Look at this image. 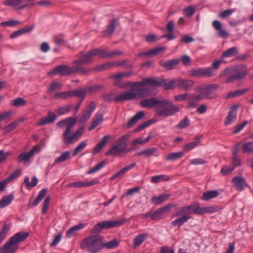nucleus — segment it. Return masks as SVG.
I'll return each instance as SVG.
<instances>
[{
	"label": "nucleus",
	"instance_id": "obj_42",
	"mask_svg": "<svg viewBox=\"0 0 253 253\" xmlns=\"http://www.w3.org/2000/svg\"><path fill=\"white\" fill-rule=\"evenodd\" d=\"M166 49V47L160 46L152 49V50L145 52L144 54L147 55L148 57H153L157 55L161 51H164Z\"/></svg>",
	"mask_w": 253,
	"mask_h": 253
},
{
	"label": "nucleus",
	"instance_id": "obj_27",
	"mask_svg": "<svg viewBox=\"0 0 253 253\" xmlns=\"http://www.w3.org/2000/svg\"><path fill=\"white\" fill-rule=\"evenodd\" d=\"M219 195V192L216 190H211L203 193L202 199L205 201H208L211 199L217 197Z\"/></svg>",
	"mask_w": 253,
	"mask_h": 253
},
{
	"label": "nucleus",
	"instance_id": "obj_26",
	"mask_svg": "<svg viewBox=\"0 0 253 253\" xmlns=\"http://www.w3.org/2000/svg\"><path fill=\"white\" fill-rule=\"evenodd\" d=\"M227 77L225 82L227 83H232L237 80L236 76L234 75H231V71L228 68H226L221 74L220 77Z\"/></svg>",
	"mask_w": 253,
	"mask_h": 253
},
{
	"label": "nucleus",
	"instance_id": "obj_62",
	"mask_svg": "<svg viewBox=\"0 0 253 253\" xmlns=\"http://www.w3.org/2000/svg\"><path fill=\"white\" fill-rule=\"evenodd\" d=\"M50 200V198L49 196H47L44 199L43 203V206L42 211V214H45L46 213L49 204Z\"/></svg>",
	"mask_w": 253,
	"mask_h": 253
},
{
	"label": "nucleus",
	"instance_id": "obj_28",
	"mask_svg": "<svg viewBox=\"0 0 253 253\" xmlns=\"http://www.w3.org/2000/svg\"><path fill=\"white\" fill-rule=\"evenodd\" d=\"M179 62V59L171 60L166 62L163 61H161L160 62V64L165 68L170 70L172 69L174 66L177 65Z\"/></svg>",
	"mask_w": 253,
	"mask_h": 253
},
{
	"label": "nucleus",
	"instance_id": "obj_57",
	"mask_svg": "<svg viewBox=\"0 0 253 253\" xmlns=\"http://www.w3.org/2000/svg\"><path fill=\"white\" fill-rule=\"evenodd\" d=\"M190 125V121L187 117H185V118L181 120L178 124L177 127L180 129H183Z\"/></svg>",
	"mask_w": 253,
	"mask_h": 253
},
{
	"label": "nucleus",
	"instance_id": "obj_38",
	"mask_svg": "<svg viewBox=\"0 0 253 253\" xmlns=\"http://www.w3.org/2000/svg\"><path fill=\"white\" fill-rule=\"evenodd\" d=\"M47 193V189L45 188H43L42 189L38 194L37 197L33 201L32 205L33 206L35 207L37 206L40 202L43 199V198L45 197L46 194Z\"/></svg>",
	"mask_w": 253,
	"mask_h": 253
},
{
	"label": "nucleus",
	"instance_id": "obj_32",
	"mask_svg": "<svg viewBox=\"0 0 253 253\" xmlns=\"http://www.w3.org/2000/svg\"><path fill=\"white\" fill-rule=\"evenodd\" d=\"M24 120V118H20L10 123L4 128V132L8 133L11 130H13L16 126L19 125L20 123L23 122Z\"/></svg>",
	"mask_w": 253,
	"mask_h": 253
},
{
	"label": "nucleus",
	"instance_id": "obj_35",
	"mask_svg": "<svg viewBox=\"0 0 253 253\" xmlns=\"http://www.w3.org/2000/svg\"><path fill=\"white\" fill-rule=\"evenodd\" d=\"M249 90L248 88H245L240 90H236L234 91L230 92L228 93L226 96L225 98L226 99L234 98L237 97L238 96L241 95L242 94H245Z\"/></svg>",
	"mask_w": 253,
	"mask_h": 253
},
{
	"label": "nucleus",
	"instance_id": "obj_31",
	"mask_svg": "<svg viewBox=\"0 0 253 253\" xmlns=\"http://www.w3.org/2000/svg\"><path fill=\"white\" fill-rule=\"evenodd\" d=\"M14 197L12 194L3 197L0 200V209L4 208L8 206L13 200Z\"/></svg>",
	"mask_w": 253,
	"mask_h": 253
},
{
	"label": "nucleus",
	"instance_id": "obj_29",
	"mask_svg": "<svg viewBox=\"0 0 253 253\" xmlns=\"http://www.w3.org/2000/svg\"><path fill=\"white\" fill-rule=\"evenodd\" d=\"M238 49L237 47L234 46L224 51L222 55V58L231 57L238 54Z\"/></svg>",
	"mask_w": 253,
	"mask_h": 253
},
{
	"label": "nucleus",
	"instance_id": "obj_46",
	"mask_svg": "<svg viewBox=\"0 0 253 253\" xmlns=\"http://www.w3.org/2000/svg\"><path fill=\"white\" fill-rule=\"evenodd\" d=\"M183 155L182 152L171 153L168 155L166 159L168 161H173L181 158Z\"/></svg>",
	"mask_w": 253,
	"mask_h": 253
},
{
	"label": "nucleus",
	"instance_id": "obj_10",
	"mask_svg": "<svg viewBox=\"0 0 253 253\" xmlns=\"http://www.w3.org/2000/svg\"><path fill=\"white\" fill-rule=\"evenodd\" d=\"M130 134H125L120 137L114 145L106 153L107 156H119L125 151L127 146V141L130 138Z\"/></svg>",
	"mask_w": 253,
	"mask_h": 253
},
{
	"label": "nucleus",
	"instance_id": "obj_33",
	"mask_svg": "<svg viewBox=\"0 0 253 253\" xmlns=\"http://www.w3.org/2000/svg\"><path fill=\"white\" fill-rule=\"evenodd\" d=\"M103 120V118L102 115L100 114H97L91 125L89 127V130H91L94 129L102 122Z\"/></svg>",
	"mask_w": 253,
	"mask_h": 253
},
{
	"label": "nucleus",
	"instance_id": "obj_11",
	"mask_svg": "<svg viewBox=\"0 0 253 253\" xmlns=\"http://www.w3.org/2000/svg\"><path fill=\"white\" fill-rule=\"evenodd\" d=\"M128 221L126 218H121L119 220H107L97 223L92 229L93 233L97 232L103 229L112 228L115 227L120 226Z\"/></svg>",
	"mask_w": 253,
	"mask_h": 253
},
{
	"label": "nucleus",
	"instance_id": "obj_14",
	"mask_svg": "<svg viewBox=\"0 0 253 253\" xmlns=\"http://www.w3.org/2000/svg\"><path fill=\"white\" fill-rule=\"evenodd\" d=\"M172 207L171 205H169L164 207L158 209L154 211H151L146 213L144 217H150L152 219L158 220L161 218L163 214L166 212H168L169 210Z\"/></svg>",
	"mask_w": 253,
	"mask_h": 253
},
{
	"label": "nucleus",
	"instance_id": "obj_50",
	"mask_svg": "<svg viewBox=\"0 0 253 253\" xmlns=\"http://www.w3.org/2000/svg\"><path fill=\"white\" fill-rule=\"evenodd\" d=\"M106 164V162L105 161H102L100 162V163L96 165L94 168H91L89 170L87 173L88 174H92L94 172H96L99 170H100L101 169H102Z\"/></svg>",
	"mask_w": 253,
	"mask_h": 253
},
{
	"label": "nucleus",
	"instance_id": "obj_53",
	"mask_svg": "<svg viewBox=\"0 0 253 253\" xmlns=\"http://www.w3.org/2000/svg\"><path fill=\"white\" fill-rule=\"evenodd\" d=\"M190 93H184L181 94H179L177 95H175L174 96V99L177 101H182L185 100H189L190 101Z\"/></svg>",
	"mask_w": 253,
	"mask_h": 253
},
{
	"label": "nucleus",
	"instance_id": "obj_64",
	"mask_svg": "<svg viewBox=\"0 0 253 253\" xmlns=\"http://www.w3.org/2000/svg\"><path fill=\"white\" fill-rule=\"evenodd\" d=\"M195 10V8L193 6H189L184 9L183 13L186 16H191L194 14Z\"/></svg>",
	"mask_w": 253,
	"mask_h": 253
},
{
	"label": "nucleus",
	"instance_id": "obj_61",
	"mask_svg": "<svg viewBox=\"0 0 253 253\" xmlns=\"http://www.w3.org/2000/svg\"><path fill=\"white\" fill-rule=\"evenodd\" d=\"M20 23V21L18 20H12L8 21L2 22L0 23V25L3 26L14 27Z\"/></svg>",
	"mask_w": 253,
	"mask_h": 253
},
{
	"label": "nucleus",
	"instance_id": "obj_45",
	"mask_svg": "<svg viewBox=\"0 0 253 253\" xmlns=\"http://www.w3.org/2000/svg\"><path fill=\"white\" fill-rule=\"evenodd\" d=\"M129 90H130V89L128 91H127L126 92L123 93H122V94L117 96L116 97H115L114 98L113 97V94H108L105 95L103 96V98H104V99L105 101H115V102H121V101H126V100H130V99H126V100H118V97L120 96H121V95L124 94L128 92Z\"/></svg>",
	"mask_w": 253,
	"mask_h": 253
},
{
	"label": "nucleus",
	"instance_id": "obj_5",
	"mask_svg": "<svg viewBox=\"0 0 253 253\" xmlns=\"http://www.w3.org/2000/svg\"><path fill=\"white\" fill-rule=\"evenodd\" d=\"M29 234L28 232H18L0 248V253H15L18 250L19 244L24 241Z\"/></svg>",
	"mask_w": 253,
	"mask_h": 253
},
{
	"label": "nucleus",
	"instance_id": "obj_48",
	"mask_svg": "<svg viewBox=\"0 0 253 253\" xmlns=\"http://www.w3.org/2000/svg\"><path fill=\"white\" fill-rule=\"evenodd\" d=\"M86 141H83L81 142L79 144V145L75 148L73 153V156H77L78 153L82 151L86 147Z\"/></svg>",
	"mask_w": 253,
	"mask_h": 253
},
{
	"label": "nucleus",
	"instance_id": "obj_55",
	"mask_svg": "<svg viewBox=\"0 0 253 253\" xmlns=\"http://www.w3.org/2000/svg\"><path fill=\"white\" fill-rule=\"evenodd\" d=\"M235 11H236V9L235 8L228 9L222 11L219 14V16L222 18H225L231 15Z\"/></svg>",
	"mask_w": 253,
	"mask_h": 253
},
{
	"label": "nucleus",
	"instance_id": "obj_58",
	"mask_svg": "<svg viewBox=\"0 0 253 253\" xmlns=\"http://www.w3.org/2000/svg\"><path fill=\"white\" fill-rule=\"evenodd\" d=\"M199 143L200 141L191 142L185 145L183 149L185 151H189L197 146Z\"/></svg>",
	"mask_w": 253,
	"mask_h": 253
},
{
	"label": "nucleus",
	"instance_id": "obj_36",
	"mask_svg": "<svg viewBox=\"0 0 253 253\" xmlns=\"http://www.w3.org/2000/svg\"><path fill=\"white\" fill-rule=\"evenodd\" d=\"M118 24V21L116 19H113L110 22V24L107 27L105 31V33L108 36H111L114 32L115 27Z\"/></svg>",
	"mask_w": 253,
	"mask_h": 253
},
{
	"label": "nucleus",
	"instance_id": "obj_43",
	"mask_svg": "<svg viewBox=\"0 0 253 253\" xmlns=\"http://www.w3.org/2000/svg\"><path fill=\"white\" fill-rule=\"evenodd\" d=\"M72 97L71 91H64L61 92H56L54 98L55 99H66Z\"/></svg>",
	"mask_w": 253,
	"mask_h": 253
},
{
	"label": "nucleus",
	"instance_id": "obj_19",
	"mask_svg": "<svg viewBox=\"0 0 253 253\" xmlns=\"http://www.w3.org/2000/svg\"><path fill=\"white\" fill-rule=\"evenodd\" d=\"M23 0H5L3 4L5 5L10 6L14 7L17 9H23L26 8L27 4H25L21 5Z\"/></svg>",
	"mask_w": 253,
	"mask_h": 253
},
{
	"label": "nucleus",
	"instance_id": "obj_41",
	"mask_svg": "<svg viewBox=\"0 0 253 253\" xmlns=\"http://www.w3.org/2000/svg\"><path fill=\"white\" fill-rule=\"evenodd\" d=\"M169 179V177L167 175L160 174L151 177V181L153 183H159L161 181H168Z\"/></svg>",
	"mask_w": 253,
	"mask_h": 253
},
{
	"label": "nucleus",
	"instance_id": "obj_8",
	"mask_svg": "<svg viewBox=\"0 0 253 253\" xmlns=\"http://www.w3.org/2000/svg\"><path fill=\"white\" fill-rule=\"evenodd\" d=\"M81 246L90 253H96L103 247L102 238L99 235L90 236L84 240Z\"/></svg>",
	"mask_w": 253,
	"mask_h": 253
},
{
	"label": "nucleus",
	"instance_id": "obj_6",
	"mask_svg": "<svg viewBox=\"0 0 253 253\" xmlns=\"http://www.w3.org/2000/svg\"><path fill=\"white\" fill-rule=\"evenodd\" d=\"M222 62V60H215L210 67L192 69L188 71V76L196 78L212 77L215 75L216 70L219 68Z\"/></svg>",
	"mask_w": 253,
	"mask_h": 253
},
{
	"label": "nucleus",
	"instance_id": "obj_30",
	"mask_svg": "<svg viewBox=\"0 0 253 253\" xmlns=\"http://www.w3.org/2000/svg\"><path fill=\"white\" fill-rule=\"evenodd\" d=\"M145 116V113L143 111H139L132 117L128 121L127 123L128 126H131L134 125L138 120L142 119Z\"/></svg>",
	"mask_w": 253,
	"mask_h": 253
},
{
	"label": "nucleus",
	"instance_id": "obj_13",
	"mask_svg": "<svg viewBox=\"0 0 253 253\" xmlns=\"http://www.w3.org/2000/svg\"><path fill=\"white\" fill-rule=\"evenodd\" d=\"M41 151V147L39 145H35L32 149L28 153L23 152L18 157V161L21 162H27L36 154Z\"/></svg>",
	"mask_w": 253,
	"mask_h": 253
},
{
	"label": "nucleus",
	"instance_id": "obj_12",
	"mask_svg": "<svg viewBox=\"0 0 253 253\" xmlns=\"http://www.w3.org/2000/svg\"><path fill=\"white\" fill-rule=\"evenodd\" d=\"M218 88L219 85L217 84L203 85L198 86L196 89V91L197 92H202L203 94H204L206 98L212 99L213 96L211 95V92L216 90Z\"/></svg>",
	"mask_w": 253,
	"mask_h": 253
},
{
	"label": "nucleus",
	"instance_id": "obj_40",
	"mask_svg": "<svg viewBox=\"0 0 253 253\" xmlns=\"http://www.w3.org/2000/svg\"><path fill=\"white\" fill-rule=\"evenodd\" d=\"M84 227V225L80 224L71 227L67 231L66 236L68 238L72 237L74 235L76 231H79L80 229L83 228Z\"/></svg>",
	"mask_w": 253,
	"mask_h": 253
},
{
	"label": "nucleus",
	"instance_id": "obj_34",
	"mask_svg": "<svg viewBox=\"0 0 253 253\" xmlns=\"http://www.w3.org/2000/svg\"><path fill=\"white\" fill-rule=\"evenodd\" d=\"M170 196V194H164L159 197H153L151 201L155 205H159L166 201Z\"/></svg>",
	"mask_w": 253,
	"mask_h": 253
},
{
	"label": "nucleus",
	"instance_id": "obj_16",
	"mask_svg": "<svg viewBox=\"0 0 253 253\" xmlns=\"http://www.w3.org/2000/svg\"><path fill=\"white\" fill-rule=\"evenodd\" d=\"M98 88L99 86H91L86 89L80 88L74 91H71L72 96H74L80 97H82V99H83L84 100L87 91H89L90 93H92L95 90L98 89Z\"/></svg>",
	"mask_w": 253,
	"mask_h": 253
},
{
	"label": "nucleus",
	"instance_id": "obj_25",
	"mask_svg": "<svg viewBox=\"0 0 253 253\" xmlns=\"http://www.w3.org/2000/svg\"><path fill=\"white\" fill-rule=\"evenodd\" d=\"M136 166L135 163H132L129 165L126 166L125 168L122 169L121 170L116 172L113 175L110 177V180H114L118 177L122 176L125 174L126 172L130 170Z\"/></svg>",
	"mask_w": 253,
	"mask_h": 253
},
{
	"label": "nucleus",
	"instance_id": "obj_7",
	"mask_svg": "<svg viewBox=\"0 0 253 253\" xmlns=\"http://www.w3.org/2000/svg\"><path fill=\"white\" fill-rule=\"evenodd\" d=\"M179 109L169 100H159L156 108V114L159 117H168L178 112Z\"/></svg>",
	"mask_w": 253,
	"mask_h": 253
},
{
	"label": "nucleus",
	"instance_id": "obj_21",
	"mask_svg": "<svg viewBox=\"0 0 253 253\" xmlns=\"http://www.w3.org/2000/svg\"><path fill=\"white\" fill-rule=\"evenodd\" d=\"M159 100L156 98L151 97L143 100L140 102V105L143 108H150L153 106H157Z\"/></svg>",
	"mask_w": 253,
	"mask_h": 253
},
{
	"label": "nucleus",
	"instance_id": "obj_60",
	"mask_svg": "<svg viewBox=\"0 0 253 253\" xmlns=\"http://www.w3.org/2000/svg\"><path fill=\"white\" fill-rule=\"evenodd\" d=\"M119 242L116 240H112L108 243H103V247L107 249H112L118 246Z\"/></svg>",
	"mask_w": 253,
	"mask_h": 253
},
{
	"label": "nucleus",
	"instance_id": "obj_52",
	"mask_svg": "<svg viewBox=\"0 0 253 253\" xmlns=\"http://www.w3.org/2000/svg\"><path fill=\"white\" fill-rule=\"evenodd\" d=\"M54 42L58 45H64L66 42L62 35H56L53 37Z\"/></svg>",
	"mask_w": 253,
	"mask_h": 253
},
{
	"label": "nucleus",
	"instance_id": "obj_4",
	"mask_svg": "<svg viewBox=\"0 0 253 253\" xmlns=\"http://www.w3.org/2000/svg\"><path fill=\"white\" fill-rule=\"evenodd\" d=\"M106 50H102V48H96L86 53H80L78 55V59L74 61L75 64L78 66L80 73L83 75L87 74L88 70L82 66V65H87L92 62L96 56L103 58L106 55Z\"/></svg>",
	"mask_w": 253,
	"mask_h": 253
},
{
	"label": "nucleus",
	"instance_id": "obj_59",
	"mask_svg": "<svg viewBox=\"0 0 253 253\" xmlns=\"http://www.w3.org/2000/svg\"><path fill=\"white\" fill-rule=\"evenodd\" d=\"M8 230L9 227L8 225L4 224L0 232V243H1L2 241L3 240V239L5 238L6 233L7 232Z\"/></svg>",
	"mask_w": 253,
	"mask_h": 253
},
{
	"label": "nucleus",
	"instance_id": "obj_9",
	"mask_svg": "<svg viewBox=\"0 0 253 253\" xmlns=\"http://www.w3.org/2000/svg\"><path fill=\"white\" fill-rule=\"evenodd\" d=\"M77 73H80V70L78 66L75 64L74 61L72 63V66L62 64L55 67L49 72L48 75L52 76L58 74L61 76H69L76 74Z\"/></svg>",
	"mask_w": 253,
	"mask_h": 253
},
{
	"label": "nucleus",
	"instance_id": "obj_49",
	"mask_svg": "<svg viewBox=\"0 0 253 253\" xmlns=\"http://www.w3.org/2000/svg\"><path fill=\"white\" fill-rule=\"evenodd\" d=\"M144 140L142 139V137H138L135 139H134L131 143V145L132 147V149H135L137 148V144H145ZM131 149H128L126 151V153L129 152Z\"/></svg>",
	"mask_w": 253,
	"mask_h": 253
},
{
	"label": "nucleus",
	"instance_id": "obj_24",
	"mask_svg": "<svg viewBox=\"0 0 253 253\" xmlns=\"http://www.w3.org/2000/svg\"><path fill=\"white\" fill-rule=\"evenodd\" d=\"M157 153V149L156 148H150L144 149L141 151H140L136 153V155L137 156H143L145 157L149 158L153 156H157L156 154Z\"/></svg>",
	"mask_w": 253,
	"mask_h": 253
},
{
	"label": "nucleus",
	"instance_id": "obj_18",
	"mask_svg": "<svg viewBox=\"0 0 253 253\" xmlns=\"http://www.w3.org/2000/svg\"><path fill=\"white\" fill-rule=\"evenodd\" d=\"M232 182L236 189L239 191L244 190L245 187L247 186L245 180L242 177H234L232 179Z\"/></svg>",
	"mask_w": 253,
	"mask_h": 253
},
{
	"label": "nucleus",
	"instance_id": "obj_22",
	"mask_svg": "<svg viewBox=\"0 0 253 253\" xmlns=\"http://www.w3.org/2000/svg\"><path fill=\"white\" fill-rule=\"evenodd\" d=\"M212 26L218 31L219 37L226 38L228 36V33L225 30L222 29V24L219 21L217 20L214 21L212 23Z\"/></svg>",
	"mask_w": 253,
	"mask_h": 253
},
{
	"label": "nucleus",
	"instance_id": "obj_15",
	"mask_svg": "<svg viewBox=\"0 0 253 253\" xmlns=\"http://www.w3.org/2000/svg\"><path fill=\"white\" fill-rule=\"evenodd\" d=\"M57 116L52 112H49L47 116L40 119L37 123V126H45L53 123L56 119Z\"/></svg>",
	"mask_w": 253,
	"mask_h": 253
},
{
	"label": "nucleus",
	"instance_id": "obj_17",
	"mask_svg": "<svg viewBox=\"0 0 253 253\" xmlns=\"http://www.w3.org/2000/svg\"><path fill=\"white\" fill-rule=\"evenodd\" d=\"M238 107L239 106L238 105H233L231 107V110L229 111L224 122V124L226 126L232 124L235 121L237 115V110Z\"/></svg>",
	"mask_w": 253,
	"mask_h": 253
},
{
	"label": "nucleus",
	"instance_id": "obj_2",
	"mask_svg": "<svg viewBox=\"0 0 253 253\" xmlns=\"http://www.w3.org/2000/svg\"><path fill=\"white\" fill-rule=\"evenodd\" d=\"M217 210L218 208L216 206L201 207L199 203L184 206L179 208L173 214L174 217H179V218L172 221L171 225L174 227H180L192 218V216L190 215L192 213L202 215L205 213H213Z\"/></svg>",
	"mask_w": 253,
	"mask_h": 253
},
{
	"label": "nucleus",
	"instance_id": "obj_47",
	"mask_svg": "<svg viewBox=\"0 0 253 253\" xmlns=\"http://www.w3.org/2000/svg\"><path fill=\"white\" fill-rule=\"evenodd\" d=\"M242 151L244 153H253V141L249 142L243 144L242 146Z\"/></svg>",
	"mask_w": 253,
	"mask_h": 253
},
{
	"label": "nucleus",
	"instance_id": "obj_3",
	"mask_svg": "<svg viewBox=\"0 0 253 253\" xmlns=\"http://www.w3.org/2000/svg\"><path fill=\"white\" fill-rule=\"evenodd\" d=\"M76 118L69 117L58 122L56 124L57 126L59 128L65 127L62 135V139L65 145H70L76 143L84 134V127H81L75 132H73V129L76 125Z\"/></svg>",
	"mask_w": 253,
	"mask_h": 253
},
{
	"label": "nucleus",
	"instance_id": "obj_63",
	"mask_svg": "<svg viewBox=\"0 0 253 253\" xmlns=\"http://www.w3.org/2000/svg\"><path fill=\"white\" fill-rule=\"evenodd\" d=\"M190 164L193 165H204L207 163V161L201 158H195L189 161Z\"/></svg>",
	"mask_w": 253,
	"mask_h": 253
},
{
	"label": "nucleus",
	"instance_id": "obj_54",
	"mask_svg": "<svg viewBox=\"0 0 253 253\" xmlns=\"http://www.w3.org/2000/svg\"><path fill=\"white\" fill-rule=\"evenodd\" d=\"M102 50H105L106 51V55L105 56H104L103 58L106 57H116V56L121 55L122 53L121 51H118V50H114L112 52L109 53L108 49L107 48H102Z\"/></svg>",
	"mask_w": 253,
	"mask_h": 253
},
{
	"label": "nucleus",
	"instance_id": "obj_56",
	"mask_svg": "<svg viewBox=\"0 0 253 253\" xmlns=\"http://www.w3.org/2000/svg\"><path fill=\"white\" fill-rule=\"evenodd\" d=\"M190 101H199L202 100L204 98H206L204 94L201 92L200 94L195 95L194 94H190Z\"/></svg>",
	"mask_w": 253,
	"mask_h": 253
},
{
	"label": "nucleus",
	"instance_id": "obj_44",
	"mask_svg": "<svg viewBox=\"0 0 253 253\" xmlns=\"http://www.w3.org/2000/svg\"><path fill=\"white\" fill-rule=\"evenodd\" d=\"M74 106L73 104H69L63 107H60L55 110V112L58 114L59 115H62L69 112L73 108Z\"/></svg>",
	"mask_w": 253,
	"mask_h": 253
},
{
	"label": "nucleus",
	"instance_id": "obj_37",
	"mask_svg": "<svg viewBox=\"0 0 253 253\" xmlns=\"http://www.w3.org/2000/svg\"><path fill=\"white\" fill-rule=\"evenodd\" d=\"M34 28V26H31V27L27 28V29H20L19 30H17L14 32H13L12 34L10 35V38L11 39H14L15 38H17L22 34H25L26 33L29 32L31 31Z\"/></svg>",
	"mask_w": 253,
	"mask_h": 253
},
{
	"label": "nucleus",
	"instance_id": "obj_23",
	"mask_svg": "<svg viewBox=\"0 0 253 253\" xmlns=\"http://www.w3.org/2000/svg\"><path fill=\"white\" fill-rule=\"evenodd\" d=\"M148 238L146 233L139 234L135 237L133 240V248L136 249L139 247Z\"/></svg>",
	"mask_w": 253,
	"mask_h": 253
},
{
	"label": "nucleus",
	"instance_id": "obj_1",
	"mask_svg": "<svg viewBox=\"0 0 253 253\" xmlns=\"http://www.w3.org/2000/svg\"><path fill=\"white\" fill-rule=\"evenodd\" d=\"M177 79L163 80L156 78H144L140 82L127 83L126 86L130 87V90L120 96L118 100L147 97L156 94V86H162L165 89H172L177 87Z\"/></svg>",
	"mask_w": 253,
	"mask_h": 253
},
{
	"label": "nucleus",
	"instance_id": "obj_39",
	"mask_svg": "<svg viewBox=\"0 0 253 253\" xmlns=\"http://www.w3.org/2000/svg\"><path fill=\"white\" fill-rule=\"evenodd\" d=\"M70 158V152L67 151L63 153L60 156L58 157L55 160L54 164L61 163L65 162Z\"/></svg>",
	"mask_w": 253,
	"mask_h": 253
},
{
	"label": "nucleus",
	"instance_id": "obj_20",
	"mask_svg": "<svg viewBox=\"0 0 253 253\" xmlns=\"http://www.w3.org/2000/svg\"><path fill=\"white\" fill-rule=\"evenodd\" d=\"M194 82L191 80L177 79V86L178 87L182 88L185 90H189L193 85Z\"/></svg>",
	"mask_w": 253,
	"mask_h": 253
},
{
	"label": "nucleus",
	"instance_id": "obj_51",
	"mask_svg": "<svg viewBox=\"0 0 253 253\" xmlns=\"http://www.w3.org/2000/svg\"><path fill=\"white\" fill-rule=\"evenodd\" d=\"M26 104V101L21 97L15 99L12 103V105L16 107L23 106Z\"/></svg>",
	"mask_w": 253,
	"mask_h": 253
}]
</instances>
